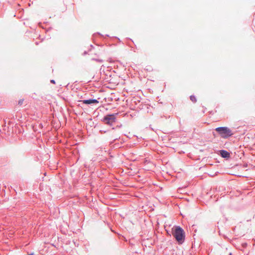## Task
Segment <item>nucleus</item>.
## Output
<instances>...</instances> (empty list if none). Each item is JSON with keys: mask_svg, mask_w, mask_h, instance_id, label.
<instances>
[{"mask_svg": "<svg viewBox=\"0 0 255 255\" xmlns=\"http://www.w3.org/2000/svg\"><path fill=\"white\" fill-rule=\"evenodd\" d=\"M172 234L176 241L180 244H181L184 240V232L180 227H175V229H172Z\"/></svg>", "mask_w": 255, "mask_h": 255, "instance_id": "f257e3e1", "label": "nucleus"}, {"mask_svg": "<svg viewBox=\"0 0 255 255\" xmlns=\"http://www.w3.org/2000/svg\"><path fill=\"white\" fill-rule=\"evenodd\" d=\"M215 130L223 138H227L233 134L231 129L227 127H219L216 128Z\"/></svg>", "mask_w": 255, "mask_h": 255, "instance_id": "f03ea898", "label": "nucleus"}, {"mask_svg": "<svg viewBox=\"0 0 255 255\" xmlns=\"http://www.w3.org/2000/svg\"><path fill=\"white\" fill-rule=\"evenodd\" d=\"M116 118L114 115H109L105 117L103 121L105 123L108 125H112L115 122Z\"/></svg>", "mask_w": 255, "mask_h": 255, "instance_id": "7ed1b4c3", "label": "nucleus"}, {"mask_svg": "<svg viewBox=\"0 0 255 255\" xmlns=\"http://www.w3.org/2000/svg\"><path fill=\"white\" fill-rule=\"evenodd\" d=\"M81 102L85 104H97L99 103V101L95 99L85 100Z\"/></svg>", "mask_w": 255, "mask_h": 255, "instance_id": "20e7f679", "label": "nucleus"}, {"mask_svg": "<svg viewBox=\"0 0 255 255\" xmlns=\"http://www.w3.org/2000/svg\"><path fill=\"white\" fill-rule=\"evenodd\" d=\"M221 155L223 157L227 158L229 157L230 156V153L225 150H221L220 151Z\"/></svg>", "mask_w": 255, "mask_h": 255, "instance_id": "39448f33", "label": "nucleus"}, {"mask_svg": "<svg viewBox=\"0 0 255 255\" xmlns=\"http://www.w3.org/2000/svg\"><path fill=\"white\" fill-rule=\"evenodd\" d=\"M190 100L193 102H195L196 101V98L194 96H191Z\"/></svg>", "mask_w": 255, "mask_h": 255, "instance_id": "423d86ee", "label": "nucleus"}, {"mask_svg": "<svg viewBox=\"0 0 255 255\" xmlns=\"http://www.w3.org/2000/svg\"><path fill=\"white\" fill-rule=\"evenodd\" d=\"M23 102H24V99H20L18 101V104L19 105H22V104L23 103Z\"/></svg>", "mask_w": 255, "mask_h": 255, "instance_id": "0eeeda50", "label": "nucleus"}, {"mask_svg": "<svg viewBox=\"0 0 255 255\" xmlns=\"http://www.w3.org/2000/svg\"><path fill=\"white\" fill-rule=\"evenodd\" d=\"M51 82L54 84L55 83V81L53 80H51Z\"/></svg>", "mask_w": 255, "mask_h": 255, "instance_id": "6e6552de", "label": "nucleus"}]
</instances>
